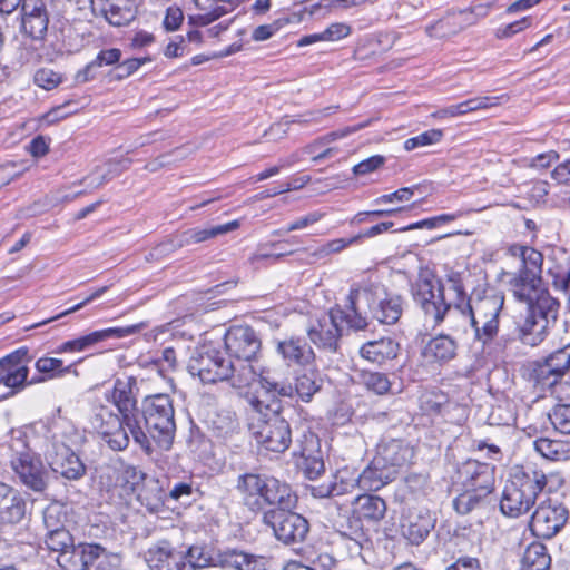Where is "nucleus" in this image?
I'll return each instance as SVG.
<instances>
[{
    "instance_id": "1",
    "label": "nucleus",
    "mask_w": 570,
    "mask_h": 570,
    "mask_svg": "<svg viewBox=\"0 0 570 570\" xmlns=\"http://www.w3.org/2000/svg\"><path fill=\"white\" fill-rule=\"evenodd\" d=\"M505 254L520 261L518 271L509 274L508 289L515 302L527 306L517 327L520 338L534 346L543 341L549 325L556 323L560 302L551 295L543 279L544 256L541 250L511 243L505 247Z\"/></svg>"
},
{
    "instance_id": "2",
    "label": "nucleus",
    "mask_w": 570,
    "mask_h": 570,
    "mask_svg": "<svg viewBox=\"0 0 570 570\" xmlns=\"http://www.w3.org/2000/svg\"><path fill=\"white\" fill-rule=\"evenodd\" d=\"M445 282L454 297L450 302L445 298V285L436 279L435 273L430 268H421L416 279L411 285L414 303L421 308L424 316L430 320L433 327L440 326L451 308L459 313L470 311L471 297L464 284V273L450 268L445 273Z\"/></svg>"
},
{
    "instance_id": "3",
    "label": "nucleus",
    "mask_w": 570,
    "mask_h": 570,
    "mask_svg": "<svg viewBox=\"0 0 570 570\" xmlns=\"http://www.w3.org/2000/svg\"><path fill=\"white\" fill-rule=\"evenodd\" d=\"M548 483V476L534 465H515L509 474L500 499V511L509 518L527 514Z\"/></svg>"
},
{
    "instance_id": "4",
    "label": "nucleus",
    "mask_w": 570,
    "mask_h": 570,
    "mask_svg": "<svg viewBox=\"0 0 570 570\" xmlns=\"http://www.w3.org/2000/svg\"><path fill=\"white\" fill-rule=\"evenodd\" d=\"M452 479L460 491L453 501L454 508L459 513L466 514L494 491L495 468L468 459L458 465Z\"/></svg>"
},
{
    "instance_id": "5",
    "label": "nucleus",
    "mask_w": 570,
    "mask_h": 570,
    "mask_svg": "<svg viewBox=\"0 0 570 570\" xmlns=\"http://www.w3.org/2000/svg\"><path fill=\"white\" fill-rule=\"evenodd\" d=\"M236 489L244 505L253 512H262L267 507L275 505L295 508L297 502V495L287 483L258 473L239 475Z\"/></svg>"
},
{
    "instance_id": "6",
    "label": "nucleus",
    "mask_w": 570,
    "mask_h": 570,
    "mask_svg": "<svg viewBox=\"0 0 570 570\" xmlns=\"http://www.w3.org/2000/svg\"><path fill=\"white\" fill-rule=\"evenodd\" d=\"M189 372L197 375L205 384L229 381L236 389L249 386L257 376L255 366L237 365L226 360L218 350L208 348L193 357L188 365Z\"/></svg>"
},
{
    "instance_id": "7",
    "label": "nucleus",
    "mask_w": 570,
    "mask_h": 570,
    "mask_svg": "<svg viewBox=\"0 0 570 570\" xmlns=\"http://www.w3.org/2000/svg\"><path fill=\"white\" fill-rule=\"evenodd\" d=\"M530 375L535 386L560 402H570V342L534 362Z\"/></svg>"
},
{
    "instance_id": "8",
    "label": "nucleus",
    "mask_w": 570,
    "mask_h": 570,
    "mask_svg": "<svg viewBox=\"0 0 570 570\" xmlns=\"http://www.w3.org/2000/svg\"><path fill=\"white\" fill-rule=\"evenodd\" d=\"M343 324L358 331L367 326V321L362 314H350L336 304L311 323L307 328L308 338L320 350L335 353L340 346Z\"/></svg>"
},
{
    "instance_id": "9",
    "label": "nucleus",
    "mask_w": 570,
    "mask_h": 570,
    "mask_svg": "<svg viewBox=\"0 0 570 570\" xmlns=\"http://www.w3.org/2000/svg\"><path fill=\"white\" fill-rule=\"evenodd\" d=\"M387 512L386 501L373 493L358 494L352 502L343 534L358 542H371L373 531L377 530Z\"/></svg>"
},
{
    "instance_id": "10",
    "label": "nucleus",
    "mask_w": 570,
    "mask_h": 570,
    "mask_svg": "<svg viewBox=\"0 0 570 570\" xmlns=\"http://www.w3.org/2000/svg\"><path fill=\"white\" fill-rule=\"evenodd\" d=\"M142 416L155 445L167 451L171 448L175 432V409L168 394L148 395L142 401Z\"/></svg>"
},
{
    "instance_id": "11",
    "label": "nucleus",
    "mask_w": 570,
    "mask_h": 570,
    "mask_svg": "<svg viewBox=\"0 0 570 570\" xmlns=\"http://www.w3.org/2000/svg\"><path fill=\"white\" fill-rule=\"evenodd\" d=\"M347 471H340L335 475V481L323 490L320 487L321 497H338L351 491L357 485L364 493L376 492L391 481V472L383 468L373 458L371 463L357 475L346 479L344 474Z\"/></svg>"
},
{
    "instance_id": "12",
    "label": "nucleus",
    "mask_w": 570,
    "mask_h": 570,
    "mask_svg": "<svg viewBox=\"0 0 570 570\" xmlns=\"http://www.w3.org/2000/svg\"><path fill=\"white\" fill-rule=\"evenodd\" d=\"M131 419H124L121 414L115 413L108 405L95 406L90 417L92 431L112 451H124L128 448L130 439L125 425H129Z\"/></svg>"
},
{
    "instance_id": "13",
    "label": "nucleus",
    "mask_w": 570,
    "mask_h": 570,
    "mask_svg": "<svg viewBox=\"0 0 570 570\" xmlns=\"http://www.w3.org/2000/svg\"><path fill=\"white\" fill-rule=\"evenodd\" d=\"M224 346L237 367L254 366L262 353V340L249 325L229 326L224 335Z\"/></svg>"
},
{
    "instance_id": "14",
    "label": "nucleus",
    "mask_w": 570,
    "mask_h": 570,
    "mask_svg": "<svg viewBox=\"0 0 570 570\" xmlns=\"http://www.w3.org/2000/svg\"><path fill=\"white\" fill-rule=\"evenodd\" d=\"M293 508L277 507L264 512L263 521L273 529L275 537L286 543H297L305 540L309 531L308 521Z\"/></svg>"
},
{
    "instance_id": "15",
    "label": "nucleus",
    "mask_w": 570,
    "mask_h": 570,
    "mask_svg": "<svg viewBox=\"0 0 570 570\" xmlns=\"http://www.w3.org/2000/svg\"><path fill=\"white\" fill-rule=\"evenodd\" d=\"M29 360L26 348H18L0 358V385H4L8 392L0 397L6 400L26 390L35 381L29 377Z\"/></svg>"
},
{
    "instance_id": "16",
    "label": "nucleus",
    "mask_w": 570,
    "mask_h": 570,
    "mask_svg": "<svg viewBox=\"0 0 570 570\" xmlns=\"http://www.w3.org/2000/svg\"><path fill=\"white\" fill-rule=\"evenodd\" d=\"M10 468L19 482L26 488L42 492L47 489L48 472L41 456L26 446L10 458Z\"/></svg>"
},
{
    "instance_id": "17",
    "label": "nucleus",
    "mask_w": 570,
    "mask_h": 570,
    "mask_svg": "<svg viewBox=\"0 0 570 570\" xmlns=\"http://www.w3.org/2000/svg\"><path fill=\"white\" fill-rule=\"evenodd\" d=\"M250 431L256 442L266 451L283 453L292 443L289 423L279 415L258 419L250 424Z\"/></svg>"
},
{
    "instance_id": "18",
    "label": "nucleus",
    "mask_w": 570,
    "mask_h": 570,
    "mask_svg": "<svg viewBox=\"0 0 570 570\" xmlns=\"http://www.w3.org/2000/svg\"><path fill=\"white\" fill-rule=\"evenodd\" d=\"M569 519V510L550 499L543 500L533 511L529 528L540 539H551L559 533Z\"/></svg>"
},
{
    "instance_id": "19",
    "label": "nucleus",
    "mask_w": 570,
    "mask_h": 570,
    "mask_svg": "<svg viewBox=\"0 0 570 570\" xmlns=\"http://www.w3.org/2000/svg\"><path fill=\"white\" fill-rule=\"evenodd\" d=\"M90 4L96 17L104 18L114 27L130 24L138 13L135 0H91Z\"/></svg>"
},
{
    "instance_id": "20",
    "label": "nucleus",
    "mask_w": 570,
    "mask_h": 570,
    "mask_svg": "<svg viewBox=\"0 0 570 570\" xmlns=\"http://www.w3.org/2000/svg\"><path fill=\"white\" fill-rule=\"evenodd\" d=\"M261 386L249 397L252 409L261 415L259 419L279 415L283 409L281 396L285 395L284 387L278 389L277 383L268 382L262 377Z\"/></svg>"
},
{
    "instance_id": "21",
    "label": "nucleus",
    "mask_w": 570,
    "mask_h": 570,
    "mask_svg": "<svg viewBox=\"0 0 570 570\" xmlns=\"http://www.w3.org/2000/svg\"><path fill=\"white\" fill-rule=\"evenodd\" d=\"M277 352L288 367H315V352L304 337L292 336L279 341L277 344Z\"/></svg>"
},
{
    "instance_id": "22",
    "label": "nucleus",
    "mask_w": 570,
    "mask_h": 570,
    "mask_svg": "<svg viewBox=\"0 0 570 570\" xmlns=\"http://www.w3.org/2000/svg\"><path fill=\"white\" fill-rule=\"evenodd\" d=\"M104 553L105 548L98 543H73L56 560L63 570H89Z\"/></svg>"
},
{
    "instance_id": "23",
    "label": "nucleus",
    "mask_w": 570,
    "mask_h": 570,
    "mask_svg": "<svg viewBox=\"0 0 570 570\" xmlns=\"http://www.w3.org/2000/svg\"><path fill=\"white\" fill-rule=\"evenodd\" d=\"M136 385L134 376L116 379L112 387L105 392V400L112 404L124 419H134L137 412Z\"/></svg>"
},
{
    "instance_id": "24",
    "label": "nucleus",
    "mask_w": 570,
    "mask_h": 570,
    "mask_svg": "<svg viewBox=\"0 0 570 570\" xmlns=\"http://www.w3.org/2000/svg\"><path fill=\"white\" fill-rule=\"evenodd\" d=\"M47 459L52 471L68 480H78L86 473V466L80 458L61 442L52 443V452L48 453Z\"/></svg>"
},
{
    "instance_id": "25",
    "label": "nucleus",
    "mask_w": 570,
    "mask_h": 570,
    "mask_svg": "<svg viewBox=\"0 0 570 570\" xmlns=\"http://www.w3.org/2000/svg\"><path fill=\"white\" fill-rule=\"evenodd\" d=\"M22 32L33 40L45 38L49 17L43 0H23L22 2Z\"/></svg>"
},
{
    "instance_id": "26",
    "label": "nucleus",
    "mask_w": 570,
    "mask_h": 570,
    "mask_svg": "<svg viewBox=\"0 0 570 570\" xmlns=\"http://www.w3.org/2000/svg\"><path fill=\"white\" fill-rule=\"evenodd\" d=\"M298 455L301 458V468L305 476L309 480L317 479L325 471V464L322 456L318 436L308 431L303 434L299 442Z\"/></svg>"
},
{
    "instance_id": "27",
    "label": "nucleus",
    "mask_w": 570,
    "mask_h": 570,
    "mask_svg": "<svg viewBox=\"0 0 570 570\" xmlns=\"http://www.w3.org/2000/svg\"><path fill=\"white\" fill-rule=\"evenodd\" d=\"M382 289H384V286L377 274L363 273L351 284L347 295V312L350 314H361L357 308L360 298L364 297L371 304Z\"/></svg>"
},
{
    "instance_id": "28",
    "label": "nucleus",
    "mask_w": 570,
    "mask_h": 570,
    "mask_svg": "<svg viewBox=\"0 0 570 570\" xmlns=\"http://www.w3.org/2000/svg\"><path fill=\"white\" fill-rule=\"evenodd\" d=\"M504 303V293L492 288L484 291L473 303L470 301V311H461L460 314L464 317H500Z\"/></svg>"
},
{
    "instance_id": "29",
    "label": "nucleus",
    "mask_w": 570,
    "mask_h": 570,
    "mask_svg": "<svg viewBox=\"0 0 570 570\" xmlns=\"http://www.w3.org/2000/svg\"><path fill=\"white\" fill-rule=\"evenodd\" d=\"M401 351L400 343L392 337H381L365 342L360 347V356L379 366L395 360Z\"/></svg>"
},
{
    "instance_id": "30",
    "label": "nucleus",
    "mask_w": 570,
    "mask_h": 570,
    "mask_svg": "<svg viewBox=\"0 0 570 570\" xmlns=\"http://www.w3.org/2000/svg\"><path fill=\"white\" fill-rule=\"evenodd\" d=\"M411 456L412 450L407 444L401 440H391L379 446L374 459L386 470L392 469L395 472L396 469L404 466Z\"/></svg>"
},
{
    "instance_id": "31",
    "label": "nucleus",
    "mask_w": 570,
    "mask_h": 570,
    "mask_svg": "<svg viewBox=\"0 0 570 570\" xmlns=\"http://www.w3.org/2000/svg\"><path fill=\"white\" fill-rule=\"evenodd\" d=\"M547 273L556 289L567 291L570 284V250L563 247L554 248L549 256Z\"/></svg>"
},
{
    "instance_id": "32",
    "label": "nucleus",
    "mask_w": 570,
    "mask_h": 570,
    "mask_svg": "<svg viewBox=\"0 0 570 570\" xmlns=\"http://www.w3.org/2000/svg\"><path fill=\"white\" fill-rule=\"evenodd\" d=\"M456 342L449 335L432 337L424 346L422 355L431 364H445L456 356Z\"/></svg>"
},
{
    "instance_id": "33",
    "label": "nucleus",
    "mask_w": 570,
    "mask_h": 570,
    "mask_svg": "<svg viewBox=\"0 0 570 570\" xmlns=\"http://www.w3.org/2000/svg\"><path fill=\"white\" fill-rule=\"evenodd\" d=\"M451 407L449 394L436 387L423 391L419 397V409L422 415L429 417L444 416L450 413Z\"/></svg>"
},
{
    "instance_id": "34",
    "label": "nucleus",
    "mask_w": 570,
    "mask_h": 570,
    "mask_svg": "<svg viewBox=\"0 0 570 570\" xmlns=\"http://www.w3.org/2000/svg\"><path fill=\"white\" fill-rule=\"evenodd\" d=\"M148 562L153 570H185L187 567L183 552L168 547L149 550Z\"/></svg>"
},
{
    "instance_id": "35",
    "label": "nucleus",
    "mask_w": 570,
    "mask_h": 570,
    "mask_svg": "<svg viewBox=\"0 0 570 570\" xmlns=\"http://www.w3.org/2000/svg\"><path fill=\"white\" fill-rule=\"evenodd\" d=\"M142 323L131 324L127 326H115L92 331L81 335L85 351L109 338H125L127 336L139 333L144 328Z\"/></svg>"
},
{
    "instance_id": "36",
    "label": "nucleus",
    "mask_w": 570,
    "mask_h": 570,
    "mask_svg": "<svg viewBox=\"0 0 570 570\" xmlns=\"http://www.w3.org/2000/svg\"><path fill=\"white\" fill-rule=\"evenodd\" d=\"M466 318L473 328L474 340L481 344L483 352L490 353V348L493 345L500 331V317Z\"/></svg>"
},
{
    "instance_id": "37",
    "label": "nucleus",
    "mask_w": 570,
    "mask_h": 570,
    "mask_svg": "<svg viewBox=\"0 0 570 570\" xmlns=\"http://www.w3.org/2000/svg\"><path fill=\"white\" fill-rule=\"evenodd\" d=\"M29 514L30 511L26 495L20 491L14 492V495L0 507V524H19L26 520Z\"/></svg>"
},
{
    "instance_id": "38",
    "label": "nucleus",
    "mask_w": 570,
    "mask_h": 570,
    "mask_svg": "<svg viewBox=\"0 0 570 570\" xmlns=\"http://www.w3.org/2000/svg\"><path fill=\"white\" fill-rule=\"evenodd\" d=\"M551 556L547 547L539 542H531L524 550L521 558L520 570H550Z\"/></svg>"
},
{
    "instance_id": "39",
    "label": "nucleus",
    "mask_w": 570,
    "mask_h": 570,
    "mask_svg": "<svg viewBox=\"0 0 570 570\" xmlns=\"http://www.w3.org/2000/svg\"><path fill=\"white\" fill-rule=\"evenodd\" d=\"M219 6H216L207 13H194L188 16V23L196 28L206 27L219 18L233 12L237 9L244 0H217Z\"/></svg>"
},
{
    "instance_id": "40",
    "label": "nucleus",
    "mask_w": 570,
    "mask_h": 570,
    "mask_svg": "<svg viewBox=\"0 0 570 570\" xmlns=\"http://www.w3.org/2000/svg\"><path fill=\"white\" fill-rule=\"evenodd\" d=\"M403 313V301L400 295H387L380 301L374 317L382 324H395Z\"/></svg>"
},
{
    "instance_id": "41",
    "label": "nucleus",
    "mask_w": 570,
    "mask_h": 570,
    "mask_svg": "<svg viewBox=\"0 0 570 570\" xmlns=\"http://www.w3.org/2000/svg\"><path fill=\"white\" fill-rule=\"evenodd\" d=\"M240 226L239 220L234 219L226 224L218 225L210 228H190L185 232V240L187 244H198L208 239L215 238L218 235H223L233 230L238 229Z\"/></svg>"
},
{
    "instance_id": "42",
    "label": "nucleus",
    "mask_w": 570,
    "mask_h": 570,
    "mask_svg": "<svg viewBox=\"0 0 570 570\" xmlns=\"http://www.w3.org/2000/svg\"><path fill=\"white\" fill-rule=\"evenodd\" d=\"M222 562L225 567L234 570H265L259 558L237 550L225 552Z\"/></svg>"
},
{
    "instance_id": "43",
    "label": "nucleus",
    "mask_w": 570,
    "mask_h": 570,
    "mask_svg": "<svg viewBox=\"0 0 570 570\" xmlns=\"http://www.w3.org/2000/svg\"><path fill=\"white\" fill-rule=\"evenodd\" d=\"M401 533L411 544H420L429 534V528L424 521L413 514L403 515L401 519Z\"/></svg>"
},
{
    "instance_id": "44",
    "label": "nucleus",
    "mask_w": 570,
    "mask_h": 570,
    "mask_svg": "<svg viewBox=\"0 0 570 570\" xmlns=\"http://www.w3.org/2000/svg\"><path fill=\"white\" fill-rule=\"evenodd\" d=\"M534 450L550 461H563L569 458L568 444L560 440L539 438L533 442Z\"/></svg>"
},
{
    "instance_id": "45",
    "label": "nucleus",
    "mask_w": 570,
    "mask_h": 570,
    "mask_svg": "<svg viewBox=\"0 0 570 570\" xmlns=\"http://www.w3.org/2000/svg\"><path fill=\"white\" fill-rule=\"evenodd\" d=\"M146 473L134 465H125L117 472L116 484L120 487L125 494L135 493L144 483Z\"/></svg>"
},
{
    "instance_id": "46",
    "label": "nucleus",
    "mask_w": 570,
    "mask_h": 570,
    "mask_svg": "<svg viewBox=\"0 0 570 570\" xmlns=\"http://www.w3.org/2000/svg\"><path fill=\"white\" fill-rule=\"evenodd\" d=\"M35 368L37 372L45 375L39 379H33L35 383H38L66 375L70 372L71 365L63 366L61 358L42 356L36 361Z\"/></svg>"
},
{
    "instance_id": "47",
    "label": "nucleus",
    "mask_w": 570,
    "mask_h": 570,
    "mask_svg": "<svg viewBox=\"0 0 570 570\" xmlns=\"http://www.w3.org/2000/svg\"><path fill=\"white\" fill-rule=\"evenodd\" d=\"M361 379L365 389L375 395L382 396L391 393L392 382L386 373L363 371L361 373Z\"/></svg>"
},
{
    "instance_id": "48",
    "label": "nucleus",
    "mask_w": 570,
    "mask_h": 570,
    "mask_svg": "<svg viewBox=\"0 0 570 570\" xmlns=\"http://www.w3.org/2000/svg\"><path fill=\"white\" fill-rule=\"evenodd\" d=\"M317 371L311 370L295 377V392L304 402H309L321 389L317 382Z\"/></svg>"
},
{
    "instance_id": "49",
    "label": "nucleus",
    "mask_w": 570,
    "mask_h": 570,
    "mask_svg": "<svg viewBox=\"0 0 570 570\" xmlns=\"http://www.w3.org/2000/svg\"><path fill=\"white\" fill-rule=\"evenodd\" d=\"M121 50L119 48H110L100 50L95 59L86 66V68L77 73V79L88 81V72L92 67L112 66L119 63L121 59Z\"/></svg>"
},
{
    "instance_id": "50",
    "label": "nucleus",
    "mask_w": 570,
    "mask_h": 570,
    "mask_svg": "<svg viewBox=\"0 0 570 570\" xmlns=\"http://www.w3.org/2000/svg\"><path fill=\"white\" fill-rule=\"evenodd\" d=\"M45 543L51 551L58 552V554L65 553L75 543L72 534L65 528H58L51 530L46 539Z\"/></svg>"
},
{
    "instance_id": "51",
    "label": "nucleus",
    "mask_w": 570,
    "mask_h": 570,
    "mask_svg": "<svg viewBox=\"0 0 570 570\" xmlns=\"http://www.w3.org/2000/svg\"><path fill=\"white\" fill-rule=\"evenodd\" d=\"M549 419L556 431L570 434V404L556 405Z\"/></svg>"
},
{
    "instance_id": "52",
    "label": "nucleus",
    "mask_w": 570,
    "mask_h": 570,
    "mask_svg": "<svg viewBox=\"0 0 570 570\" xmlns=\"http://www.w3.org/2000/svg\"><path fill=\"white\" fill-rule=\"evenodd\" d=\"M533 23V19L531 16L522 17L519 20H515L513 22H510L508 24L501 26L495 30V38L497 39H509L512 38L514 35L520 33L524 31L525 29L530 28Z\"/></svg>"
},
{
    "instance_id": "53",
    "label": "nucleus",
    "mask_w": 570,
    "mask_h": 570,
    "mask_svg": "<svg viewBox=\"0 0 570 570\" xmlns=\"http://www.w3.org/2000/svg\"><path fill=\"white\" fill-rule=\"evenodd\" d=\"M443 134L440 129L426 130L415 137L409 138L404 142L406 150H413L417 147L436 144L441 140Z\"/></svg>"
},
{
    "instance_id": "54",
    "label": "nucleus",
    "mask_w": 570,
    "mask_h": 570,
    "mask_svg": "<svg viewBox=\"0 0 570 570\" xmlns=\"http://www.w3.org/2000/svg\"><path fill=\"white\" fill-rule=\"evenodd\" d=\"M421 189V185H412L410 187H402L396 189L393 193L384 194L377 197L374 202L376 204H390L393 202H407L410 200L416 191Z\"/></svg>"
},
{
    "instance_id": "55",
    "label": "nucleus",
    "mask_w": 570,
    "mask_h": 570,
    "mask_svg": "<svg viewBox=\"0 0 570 570\" xmlns=\"http://www.w3.org/2000/svg\"><path fill=\"white\" fill-rule=\"evenodd\" d=\"M153 61L151 56H145L140 58H128L120 62L117 67L119 70L118 79H125L138 71L144 65Z\"/></svg>"
},
{
    "instance_id": "56",
    "label": "nucleus",
    "mask_w": 570,
    "mask_h": 570,
    "mask_svg": "<svg viewBox=\"0 0 570 570\" xmlns=\"http://www.w3.org/2000/svg\"><path fill=\"white\" fill-rule=\"evenodd\" d=\"M502 99L507 100L508 96L502 95V96L474 97V98L466 99L465 102H466L468 111L470 114V112H474L478 110H484V109H489L492 107H497L501 104Z\"/></svg>"
},
{
    "instance_id": "57",
    "label": "nucleus",
    "mask_w": 570,
    "mask_h": 570,
    "mask_svg": "<svg viewBox=\"0 0 570 570\" xmlns=\"http://www.w3.org/2000/svg\"><path fill=\"white\" fill-rule=\"evenodd\" d=\"M33 80L37 86L46 90H51L58 87L62 81L59 73L48 68L37 70Z\"/></svg>"
},
{
    "instance_id": "58",
    "label": "nucleus",
    "mask_w": 570,
    "mask_h": 570,
    "mask_svg": "<svg viewBox=\"0 0 570 570\" xmlns=\"http://www.w3.org/2000/svg\"><path fill=\"white\" fill-rule=\"evenodd\" d=\"M491 10L490 3L472 4L460 11L461 17L469 24H474L481 19H484Z\"/></svg>"
},
{
    "instance_id": "59",
    "label": "nucleus",
    "mask_w": 570,
    "mask_h": 570,
    "mask_svg": "<svg viewBox=\"0 0 570 570\" xmlns=\"http://www.w3.org/2000/svg\"><path fill=\"white\" fill-rule=\"evenodd\" d=\"M357 242H358L357 236H353L351 238L332 239V240H328L323 246H321L317 249L316 254L320 256H327L331 254L340 253V252L344 250L345 248H347L348 246H351L352 244L357 243Z\"/></svg>"
},
{
    "instance_id": "60",
    "label": "nucleus",
    "mask_w": 570,
    "mask_h": 570,
    "mask_svg": "<svg viewBox=\"0 0 570 570\" xmlns=\"http://www.w3.org/2000/svg\"><path fill=\"white\" fill-rule=\"evenodd\" d=\"M184 22L183 10L178 6H169L166 9L163 27L168 32L178 30Z\"/></svg>"
},
{
    "instance_id": "61",
    "label": "nucleus",
    "mask_w": 570,
    "mask_h": 570,
    "mask_svg": "<svg viewBox=\"0 0 570 570\" xmlns=\"http://www.w3.org/2000/svg\"><path fill=\"white\" fill-rule=\"evenodd\" d=\"M352 32L350 24L345 22H333L324 30L325 42H334L348 37Z\"/></svg>"
},
{
    "instance_id": "62",
    "label": "nucleus",
    "mask_w": 570,
    "mask_h": 570,
    "mask_svg": "<svg viewBox=\"0 0 570 570\" xmlns=\"http://www.w3.org/2000/svg\"><path fill=\"white\" fill-rule=\"evenodd\" d=\"M324 217H325V213L320 212V210H315V212L308 213L305 216H302V217L293 220L292 223H289L285 230L287 233H289V232H294V230L306 228V227H308V226H311L313 224H316L317 222H320Z\"/></svg>"
},
{
    "instance_id": "63",
    "label": "nucleus",
    "mask_w": 570,
    "mask_h": 570,
    "mask_svg": "<svg viewBox=\"0 0 570 570\" xmlns=\"http://www.w3.org/2000/svg\"><path fill=\"white\" fill-rule=\"evenodd\" d=\"M129 430H130V433L132 434V438H134V441L140 445V448L142 449V451L147 454V455H151L153 452L155 451V448L150 441V435L148 436L144 431L138 425L137 422H135V424H131L129 422V425H128Z\"/></svg>"
},
{
    "instance_id": "64",
    "label": "nucleus",
    "mask_w": 570,
    "mask_h": 570,
    "mask_svg": "<svg viewBox=\"0 0 570 570\" xmlns=\"http://www.w3.org/2000/svg\"><path fill=\"white\" fill-rule=\"evenodd\" d=\"M49 144L50 138L38 135L30 141L27 150L33 158H41L49 153Z\"/></svg>"
}]
</instances>
